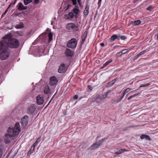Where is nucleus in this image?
Returning a JSON list of instances; mask_svg holds the SVG:
<instances>
[{
    "label": "nucleus",
    "mask_w": 158,
    "mask_h": 158,
    "mask_svg": "<svg viewBox=\"0 0 158 158\" xmlns=\"http://www.w3.org/2000/svg\"><path fill=\"white\" fill-rule=\"evenodd\" d=\"M10 48V33L3 36L0 41V53L1 59L5 60L9 56V48Z\"/></svg>",
    "instance_id": "obj_1"
},
{
    "label": "nucleus",
    "mask_w": 158,
    "mask_h": 158,
    "mask_svg": "<svg viewBox=\"0 0 158 158\" xmlns=\"http://www.w3.org/2000/svg\"><path fill=\"white\" fill-rule=\"evenodd\" d=\"M20 131V123L19 122H17L13 127L10 128V138L15 139L19 135Z\"/></svg>",
    "instance_id": "obj_2"
},
{
    "label": "nucleus",
    "mask_w": 158,
    "mask_h": 158,
    "mask_svg": "<svg viewBox=\"0 0 158 158\" xmlns=\"http://www.w3.org/2000/svg\"><path fill=\"white\" fill-rule=\"evenodd\" d=\"M12 36L10 33V48H17L19 46L20 42L18 39L12 38Z\"/></svg>",
    "instance_id": "obj_3"
},
{
    "label": "nucleus",
    "mask_w": 158,
    "mask_h": 158,
    "mask_svg": "<svg viewBox=\"0 0 158 158\" xmlns=\"http://www.w3.org/2000/svg\"><path fill=\"white\" fill-rule=\"evenodd\" d=\"M66 28L69 30V31L75 32L78 31L79 30L78 27L75 24L73 23H69L66 26Z\"/></svg>",
    "instance_id": "obj_4"
},
{
    "label": "nucleus",
    "mask_w": 158,
    "mask_h": 158,
    "mask_svg": "<svg viewBox=\"0 0 158 158\" xmlns=\"http://www.w3.org/2000/svg\"><path fill=\"white\" fill-rule=\"evenodd\" d=\"M77 41L75 38H72L68 42L67 46L68 48L74 49L76 48Z\"/></svg>",
    "instance_id": "obj_5"
},
{
    "label": "nucleus",
    "mask_w": 158,
    "mask_h": 158,
    "mask_svg": "<svg viewBox=\"0 0 158 158\" xmlns=\"http://www.w3.org/2000/svg\"><path fill=\"white\" fill-rule=\"evenodd\" d=\"M28 116L27 115H25L21 119V123L23 128H25L27 125L28 123Z\"/></svg>",
    "instance_id": "obj_6"
},
{
    "label": "nucleus",
    "mask_w": 158,
    "mask_h": 158,
    "mask_svg": "<svg viewBox=\"0 0 158 158\" xmlns=\"http://www.w3.org/2000/svg\"><path fill=\"white\" fill-rule=\"evenodd\" d=\"M67 69L66 64L64 63H62L59 66L58 69V72L60 73H63L65 72Z\"/></svg>",
    "instance_id": "obj_7"
},
{
    "label": "nucleus",
    "mask_w": 158,
    "mask_h": 158,
    "mask_svg": "<svg viewBox=\"0 0 158 158\" xmlns=\"http://www.w3.org/2000/svg\"><path fill=\"white\" fill-rule=\"evenodd\" d=\"M10 127L7 129V133L6 134L4 138V141L6 144H8L10 143Z\"/></svg>",
    "instance_id": "obj_8"
},
{
    "label": "nucleus",
    "mask_w": 158,
    "mask_h": 158,
    "mask_svg": "<svg viewBox=\"0 0 158 158\" xmlns=\"http://www.w3.org/2000/svg\"><path fill=\"white\" fill-rule=\"evenodd\" d=\"M58 81L56 77L53 76L50 78L49 84L51 85H54L57 84Z\"/></svg>",
    "instance_id": "obj_9"
},
{
    "label": "nucleus",
    "mask_w": 158,
    "mask_h": 158,
    "mask_svg": "<svg viewBox=\"0 0 158 158\" xmlns=\"http://www.w3.org/2000/svg\"><path fill=\"white\" fill-rule=\"evenodd\" d=\"M37 103L38 105L42 104L44 102V99L40 95H38L36 98Z\"/></svg>",
    "instance_id": "obj_10"
},
{
    "label": "nucleus",
    "mask_w": 158,
    "mask_h": 158,
    "mask_svg": "<svg viewBox=\"0 0 158 158\" xmlns=\"http://www.w3.org/2000/svg\"><path fill=\"white\" fill-rule=\"evenodd\" d=\"M131 89L130 88H127L123 92L122 96L120 97L116 101V102H120L122 99L123 98L125 94L127 93L129 91H130Z\"/></svg>",
    "instance_id": "obj_11"
},
{
    "label": "nucleus",
    "mask_w": 158,
    "mask_h": 158,
    "mask_svg": "<svg viewBox=\"0 0 158 158\" xmlns=\"http://www.w3.org/2000/svg\"><path fill=\"white\" fill-rule=\"evenodd\" d=\"M35 108L34 105H32L30 106L28 108L27 110V113L28 114H32L35 110Z\"/></svg>",
    "instance_id": "obj_12"
},
{
    "label": "nucleus",
    "mask_w": 158,
    "mask_h": 158,
    "mask_svg": "<svg viewBox=\"0 0 158 158\" xmlns=\"http://www.w3.org/2000/svg\"><path fill=\"white\" fill-rule=\"evenodd\" d=\"M64 53L65 56L67 57H72L73 55V52L67 48L66 49Z\"/></svg>",
    "instance_id": "obj_13"
},
{
    "label": "nucleus",
    "mask_w": 158,
    "mask_h": 158,
    "mask_svg": "<svg viewBox=\"0 0 158 158\" xmlns=\"http://www.w3.org/2000/svg\"><path fill=\"white\" fill-rule=\"evenodd\" d=\"M74 15L73 12H70L67 15H64V18L65 19H71L73 18Z\"/></svg>",
    "instance_id": "obj_14"
},
{
    "label": "nucleus",
    "mask_w": 158,
    "mask_h": 158,
    "mask_svg": "<svg viewBox=\"0 0 158 158\" xmlns=\"http://www.w3.org/2000/svg\"><path fill=\"white\" fill-rule=\"evenodd\" d=\"M101 145V143H94L91 146L90 148H89V149L91 150H94Z\"/></svg>",
    "instance_id": "obj_15"
},
{
    "label": "nucleus",
    "mask_w": 158,
    "mask_h": 158,
    "mask_svg": "<svg viewBox=\"0 0 158 158\" xmlns=\"http://www.w3.org/2000/svg\"><path fill=\"white\" fill-rule=\"evenodd\" d=\"M89 6L88 3L86 4L85 5V8L83 12V14L87 16L88 15L89 11Z\"/></svg>",
    "instance_id": "obj_16"
},
{
    "label": "nucleus",
    "mask_w": 158,
    "mask_h": 158,
    "mask_svg": "<svg viewBox=\"0 0 158 158\" xmlns=\"http://www.w3.org/2000/svg\"><path fill=\"white\" fill-rule=\"evenodd\" d=\"M141 23V21L140 20H138L136 21H132L131 22L130 25H132L133 26H135L136 25H138L140 24Z\"/></svg>",
    "instance_id": "obj_17"
},
{
    "label": "nucleus",
    "mask_w": 158,
    "mask_h": 158,
    "mask_svg": "<svg viewBox=\"0 0 158 158\" xmlns=\"http://www.w3.org/2000/svg\"><path fill=\"white\" fill-rule=\"evenodd\" d=\"M87 34L88 32L86 31H85L84 32L83 35L81 37V38L82 40L81 42L82 44H83L84 43L87 36Z\"/></svg>",
    "instance_id": "obj_18"
},
{
    "label": "nucleus",
    "mask_w": 158,
    "mask_h": 158,
    "mask_svg": "<svg viewBox=\"0 0 158 158\" xmlns=\"http://www.w3.org/2000/svg\"><path fill=\"white\" fill-rule=\"evenodd\" d=\"M50 91L51 89L49 86L48 85L45 86L44 90V93L45 94H48L50 92Z\"/></svg>",
    "instance_id": "obj_19"
},
{
    "label": "nucleus",
    "mask_w": 158,
    "mask_h": 158,
    "mask_svg": "<svg viewBox=\"0 0 158 158\" xmlns=\"http://www.w3.org/2000/svg\"><path fill=\"white\" fill-rule=\"evenodd\" d=\"M19 7L18 9L19 11H21L23 10H26L27 8L26 6H24L21 2L19 3Z\"/></svg>",
    "instance_id": "obj_20"
},
{
    "label": "nucleus",
    "mask_w": 158,
    "mask_h": 158,
    "mask_svg": "<svg viewBox=\"0 0 158 158\" xmlns=\"http://www.w3.org/2000/svg\"><path fill=\"white\" fill-rule=\"evenodd\" d=\"M14 35L16 38H18L19 36H23V31H18L15 32Z\"/></svg>",
    "instance_id": "obj_21"
},
{
    "label": "nucleus",
    "mask_w": 158,
    "mask_h": 158,
    "mask_svg": "<svg viewBox=\"0 0 158 158\" xmlns=\"http://www.w3.org/2000/svg\"><path fill=\"white\" fill-rule=\"evenodd\" d=\"M140 138L141 139H143L145 138L146 140L150 141L151 139L150 137L148 135L145 134H143L140 136Z\"/></svg>",
    "instance_id": "obj_22"
},
{
    "label": "nucleus",
    "mask_w": 158,
    "mask_h": 158,
    "mask_svg": "<svg viewBox=\"0 0 158 158\" xmlns=\"http://www.w3.org/2000/svg\"><path fill=\"white\" fill-rule=\"evenodd\" d=\"M24 25L23 23H21L19 24H17L15 26V28L17 29H21L24 28Z\"/></svg>",
    "instance_id": "obj_23"
},
{
    "label": "nucleus",
    "mask_w": 158,
    "mask_h": 158,
    "mask_svg": "<svg viewBox=\"0 0 158 158\" xmlns=\"http://www.w3.org/2000/svg\"><path fill=\"white\" fill-rule=\"evenodd\" d=\"M128 150L124 148L120 149L118 152H116L115 153V154L118 155L122 153L123 152H127Z\"/></svg>",
    "instance_id": "obj_24"
},
{
    "label": "nucleus",
    "mask_w": 158,
    "mask_h": 158,
    "mask_svg": "<svg viewBox=\"0 0 158 158\" xmlns=\"http://www.w3.org/2000/svg\"><path fill=\"white\" fill-rule=\"evenodd\" d=\"M73 11L76 15H77L79 12V7L77 6H75Z\"/></svg>",
    "instance_id": "obj_25"
},
{
    "label": "nucleus",
    "mask_w": 158,
    "mask_h": 158,
    "mask_svg": "<svg viewBox=\"0 0 158 158\" xmlns=\"http://www.w3.org/2000/svg\"><path fill=\"white\" fill-rule=\"evenodd\" d=\"M35 147L34 146H33V145L32 146L30 150L27 153V156L31 155L33 152V151L35 149Z\"/></svg>",
    "instance_id": "obj_26"
},
{
    "label": "nucleus",
    "mask_w": 158,
    "mask_h": 158,
    "mask_svg": "<svg viewBox=\"0 0 158 158\" xmlns=\"http://www.w3.org/2000/svg\"><path fill=\"white\" fill-rule=\"evenodd\" d=\"M116 38H117V35L116 34H114L111 36L110 40L112 42H113L116 39Z\"/></svg>",
    "instance_id": "obj_27"
},
{
    "label": "nucleus",
    "mask_w": 158,
    "mask_h": 158,
    "mask_svg": "<svg viewBox=\"0 0 158 158\" xmlns=\"http://www.w3.org/2000/svg\"><path fill=\"white\" fill-rule=\"evenodd\" d=\"M112 61V60H109L107 61H106L104 64L103 65L102 68H104L108 65Z\"/></svg>",
    "instance_id": "obj_28"
},
{
    "label": "nucleus",
    "mask_w": 158,
    "mask_h": 158,
    "mask_svg": "<svg viewBox=\"0 0 158 158\" xmlns=\"http://www.w3.org/2000/svg\"><path fill=\"white\" fill-rule=\"evenodd\" d=\"M139 93H138L137 94H135L133 95H131L129 97L127 98L128 100H130L131 99V98L137 96V95H139Z\"/></svg>",
    "instance_id": "obj_29"
},
{
    "label": "nucleus",
    "mask_w": 158,
    "mask_h": 158,
    "mask_svg": "<svg viewBox=\"0 0 158 158\" xmlns=\"http://www.w3.org/2000/svg\"><path fill=\"white\" fill-rule=\"evenodd\" d=\"M52 34L51 32H50L48 34V41L50 42L52 39Z\"/></svg>",
    "instance_id": "obj_30"
},
{
    "label": "nucleus",
    "mask_w": 158,
    "mask_h": 158,
    "mask_svg": "<svg viewBox=\"0 0 158 158\" xmlns=\"http://www.w3.org/2000/svg\"><path fill=\"white\" fill-rule=\"evenodd\" d=\"M40 137L38 138L36 141L35 142V143L33 144V145L35 147L37 145L38 143H39L40 141Z\"/></svg>",
    "instance_id": "obj_31"
},
{
    "label": "nucleus",
    "mask_w": 158,
    "mask_h": 158,
    "mask_svg": "<svg viewBox=\"0 0 158 158\" xmlns=\"http://www.w3.org/2000/svg\"><path fill=\"white\" fill-rule=\"evenodd\" d=\"M32 1V0H24V3L25 5H26L31 2Z\"/></svg>",
    "instance_id": "obj_32"
},
{
    "label": "nucleus",
    "mask_w": 158,
    "mask_h": 158,
    "mask_svg": "<svg viewBox=\"0 0 158 158\" xmlns=\"http://www.w3.org/2000/svg\"><path fill=\"white\" fill-rule=\"evenodd\" d=\"M111 91L110 90H109L107 92H106V93H105V94H104L102 95V98H106V96H107V95L108 94H109V93H110L111 92Z\"/></svg>",
    "instance_id": "obj_33"
},
{
    "label": "nucleus",
    "mask_w": 158,
    "mask_h": 158,
    "mask_svg": "<svg viewBox=\"0 0 158 158\" xmlns=\"http://www.w3.org/2000/svg\"><path fill=\"white\" fill-rule=\"evenodd\" d=\"M108 137H105L103 139H102L101 140L99 141V143H101V144H102V143L104 142L105 140H107Z\"/></svg>",
    "instance_id": "obj_34"
},
{
    "label": "nucleus",
    "mask_w": 158,
    "mask_h": 158,
    "mask_svg": "<svg viewBox=\"0 0 158 158\" xmlns=\"http://www.w3.org/2000/svg\"><path fill=\"white\" fill-rule=\"evenodd\" d=\"M150 84H151L150 83H147V84H146L144 85H140L139 86V88H141L142 87H147V86H148Z\"/></svg>",
    "instance_id": "obj_35"
},
{
    "label": "nucleus",
    "mask_w": 158,
    "mask_h": 158,
    "mask_svg": "<svg viewBox=\"0 0 158 158\" xmlns=\"http://www.w3.org/2000/svg\"><path fill=\"white\" fill-rule=\"evenodd\" d=\"M148 51V50L147 49H146L141 52H140L139 54V55L140 56L143 55V54H144L145 53L147 52Z\"/></svg>",
    "instance_id": "obj_36"
},
{
    "label": "nucleus",
    "mask_w": 158,
    "mask_h": 158,
    "mask_svg": "<svg viewBox=\"0 0 158 158\" xmlns=\"http://www.w3.org/2000/svg\"><path fill=\"white\" fill-rule=\"evenodd\" d=\"M153 9L152 6H149L147 8V10L148 11H151Z\"/></svg>",
    "instance_id": "obj_37"
},
{
    "label": "nucleus",
    "mask_w": 158,
    "mask_h": 158,
    "mask_svg": "<svg viewBox=\"0 0 158 158\" xmlns=\"http://www.w3.org/2000/svg\"><path fill=\"white\" fill-rule=\"evenodd\" d=\"M10 8V5H9L7 9L2 14V16H3L4 15H5L6 14V13H7V10H8L9 9V8Z\"/></svg>",
    "instance_id": "obj_38"
},
{
    "label": "nucleus",
    "mask_w": 158,
    "mask_h": 158,
    "mask_svg": "<svg viewBox=\"0 0 158 158\" xmlns=\"http://www.w3.org/2000/svg\"><path fill=\"white\" fill-rule=\"evenodd\" d=\"M120 38L123 40H125L127 39V37L124 35H121L120 36Z\"/></svg>",
    "instance_id": "obj_39"
},
{
    "label": "nucleus",
    "mask_w": 158,
    "mask_h": 158,
    "mask_svg": "<svg viewBox=\"0 0 158 158\" xmlns=\"http://www.w3.org/2000/svg\"><path fill=\"white\" fill-rule=\"evenodd\" d=\"M121 51L123 54H125L127 52V49H124Z\"/></svg>",
    "instance_id": "obj_40"
},
{
    "label": "nucleus",
    "mask_w": 158,
    "mask_h": 158,
    "mask_svg": "<svg viewBox=\"0 0 158 158\" xmlns=\"http://www.w3.org/2000/svg\"><path fill=\"white\" fill-rule=\"evenodd\" d=\"M73 5H75L77 4V0H71Z\"/></svg>",
    "instance_id": "obj_41"
},
{
    "label": "nucleus",
    "mask_w": 158,
    "mask_h": 158,
    "mask_svg": "<svg viewBox=\"0 0 158 158\" xmlns=\"http://www.w3.org/2000/svg\"><path fill=\"white\" fill-rule=\"evenodd\" d=\"M101 98H99V99L97 98L96 99L95 101L97 103H99V102H101Z\"/></svg>",
    "instance_id": "obj_42"
},
{
    "label": "nucleus",
    "mask_w": 158,
    "mask_h": 158,
    "mask_svg": "<svg viewBox=\"0 0 158 158\" xmlns=\"http://www.w3.org/2000/svg\"><path fill=\"white\" fill-rule=\"evenodd\" d=\"M123 53H122V52L121 51H120V52L118 53L117 54V56H120L123 55Z\"/></svg>",
    "instance_id": "obj_43"
},
{
    "label": "nucleus",
    "mask_w": 158,
    "mask_h": 158,
    "mask_svg": "<svg viewBox=\"0 0 158 158\" xmlns=\"http://www.w3.org/2000/svg\"><path fill=\"white\" fill-rule=\"evenodd\" d=\"M140 56V55H139V54L137 55L136 56H135L134 58V60H135L138 58Z\"/></svg>",
    "instance_id": "obj_44"
},
{
    "label": "nucleus",
    "mask_w": 158,
    "mask_h": 158,
    "mask_svg": "<svg viewBox=\"0 0 158 158\" xmlns=\"http://www.w3.org/2000/svg\"><path fill=\"white\" fill-rule=\"evenodd\" d=\"M78 3L79 5L80 6L82 7V6L81 5V0H77Z\"/></svg>",
    "instance_id": "obj_45"
},
{
    "label": "nucleus",
    "mask_w": 158,
    "mask_h": 158,
    "mask_svg": "<svg viewBox=\"0 0 158 158\" xmlns=\"http://www.w3.org/2000/svg\"><path fill=\"white\" fill-rule=\"evenodd\" d=\"M102 1V0H98V7H99L100 6Z\"/></svg>",
    "instance_id": "obj_46"
},
{
    "label": "nucleus",
    "mask_w": 158,
    "mask_h": 158,
    "mask_svg": "<svg viewBox=\"0 0 158 158\" xmlns=\"http://www.w3.org/2000/svg\"><path fill=\"white\" fill-rule=\"evenodd\" d=\"M88 88L90 90V91H91L92 90V87L90 85H88L87 86Z\"/></svg>",
    "instance_id": "obj_47"
},
{
    "label": "nucleus",
    "mask_w": 158,
    "mask_h": 158,
    "mask_svg": "<svg viewBox=\"0 0 158 158\" xmlns=\"http://www.w3.org/2000/svg\"><path fill=\"white\" fill-rule=\"evenodd\" d=\"M78 98V96L77 95H76L73 97V98L74 100H75L77 99Z\"/></svg>",
    "instance_id": "obj_48"
},
{
    "label": "nucleus",
    "mask_w": 158,
    "mask_h": 158,
    "mask_svg": "<svg viewBox=\"0 0 158 158\" xmlns=\"http://www.w3.org/2000/svg\"><path fill=\"white\" fill-rule=\"evenodd\" d=\"M2 154V149L0 148V158H1Z\"/></svg>",
    "instance_id": "obj_49"
},
{
    "label": "nucleus",
    "mask_w": 158,
    "mask_h": 158,
    "mask_svg": "<svg viewBox=\"0 0 158 158\" xmlns=\"http://www.w3.org/2000/svg\"><path fill=\"white\" fill-rule=\"evenodd\" d=\"M119 45H116L115 46H114V47H113V49L114 50L115 49H116V48H117L118 47H119Z\"/></svg>",
    "instance_id": "obj_50"
},
{
    "label": "nucleus",
    "mask_w": 158,
    "mask_h": 158,
    "mask_svg": "<svg viewBox=\"0 0 158 158\" xmlns=\"http://www.w3.org/2000/svg\"><path fill=\"white\" fill-rule=\"evenodd\" d=\"M39 0H35V3L36 4H38L39 2Z\"/></svg>",
    "instance_id": "obj_51"
},
{
    "label": "nucleus",
    "mask_w": 158,
    "mask_h": 158,
    "mask_svg": "<svg viewBox=\"0 0 158 158\" xmlns=\"http://www.w3.org/2000/svg\"><path fill=\"white\" fill-rule=\"evenodd\" d=\"M56 94L53 95V96L52 97V98L51 99V100H50V101L49 102L48 105H48H49V104H50V103L52 101V99H53V98H54L55 95Z\"/></svg>",
    "instance_id": "obj_52"
},
{
    "label": "nucleus",
    "mask_w": 158,
    "mask_h": 158,
    "mask_svg": "<svg viewBox=\"0 0 158 158\" xmlns=\"http://www.w3.org/2000/svg\"><path fill=\"white\" fill-rule=\"evenodd\" d=\"M115 80H113L111 81V84L112 85H113L114 83H115Z\"/></svg>",
    "instance_id": "obj_53"
},
{
    "label": "nucleus",
    "mask_w": 158,
    "mask_h": 158,
    "mask_svg": "<svg viewBox=\"0 0 158 158\" xmlns=\"http://www.w3.org/2000/svg\"><path fill=\"white\" fill-rule=\"evenodd\" d=\"M100 46H102V47H104L105 46L104 43H101L100 44Z\"/></svg>",
    "instance_id": "obj_54"
},
{
    "label": "nucleus",
    "mask_w": 158,
    "mask_h": 158,
    "mask_svg": "<svg viewBox=\"0 0 158 158\" xmlns=\"http://www.w3.org/2000/svg\"><path fill=\"white\" fill-rule=\"evenodd\" d=\"M71 6V5L69 4L68 5V6L67 7V10H68V9H69V8Z\"/></svg>",
    "instance_id": "obj_55"
},
{
    "label": "nucleus",
    "mask_w": 158,
    "mask_h": 158,
    "mask_svg": "<svg viewBox=\"0 0 158 158\" xmlns=\"http://www.w3.org/2000/svg\"><path fill=\"white\" fill-rule=\"evenodd\" d=\"M118 40H119L120 39V36H117V38H116Z\"/></svg>",
    "instance_id": "obj_56"
},
{
    "label": "nucleus",
    "mask_w": 158,
    "mask_h": 158,
    "mask_svg": "<svg viewBox=\"0 0 158 158\" xmlns=\"http://www.w3.org/2000/svg\"><path fill=\"white\" fill-rule=\"evenodd\" d=\"M139 87L138 88L136 89L135 90V91L138 90L139 89Z\"/></svg>",
    "instance_id": "obj_57"
},
{
    "label": "nucleus",
    "mask_w": 158,
    "mask_h": 158,
    "mask_svg": "<svg viewBox=\"0 0 158 158\" xmlns=\"http://www.w3.org/2000/svg\"><path fill=\"white\" fill-rule=\"evenodd\" d=\"M157 40H158V33L157 34Z\"/></svg>",
    "instance_id": "obj_58"
},
{
    "label": "nucleus",
    "mask_w": 158,
    "mask_h": 158,
    "mask_svg": "<svg viewBox=\"0 0 158 158\" xmlns=\"http://www.w3.org/2000/svg\"><path fill=\"white\" fill-rule=\"evenodd\" d=\"M8 155H9L10 154V152H9L8 153Z\"/></svg>",
    "instance_id": "obj_59"
},
{
    "label": "nucleus",
    "mask_w": 158,
    "mask_h": 158,
    "mask_svg": "<svg viewBox=\"0 0 158 158\" xmlns=\"http://www.w3.org/2000/svg\"><path fill=\"white\" fill-rule=\"evenodd\" d=\"M5 24H8V23H7V22H6V21H5Z\"/></svg>",
    "instance_id": "obj_60"
},
{
    "label": "nucleus",
    "mask_w": 158,
    "mask_h": 158,
    "mask_svg": "<svg viewBox=\"0 0 158 158\" xmlns=\"http://www.w3.org/2000/svg\"><path fill=\"white\" fill-rule=\"evenodd\" d=\"M49 30V28H48L46 29V31H48V30Z\"/></svg>",
    "instance_id": "obj_61"
},
{
    "label": "nucleus",
    "mask_w": 158,
    "mask_h": 158,
    "mask_svg": "<svg viewBox=\"0 0 158 158\" xmlns=\"http://www.w3.org/2000/svg\"><path fill=\"white\" fill-rule=\"evenodd\" d=\"M137 1V0H135V2H136Z\"/></svg>",
    "instance_id": "obj_62"
},
{
    "label": "nucleus",
    "mask_w": 158,
    "mask_h": 158,
    "mask_svg": "<svg viewBox=\"0 0 158 158\" xmlns=\"http://www.w3.org/2000/svg\"><path fill=\"white\" fill-rule=\"evenodd\" d=\"M1 141V139L0 138V142Z\"/></svg>",
    "instance_id": "obj_63"
},
{
    "label": "nucleus",
    "mask_w": 158,
    "mask_h": 158,
    "mask_svg": "<svg viewBox=\"0 0 158 158\" xmlns=\"http://www.w3.org/2000/svg\"><path fill=\"white\" fill-rule=\"evenodd\" d=\"M7 28H8V29H10V28L9 27H7Z\"/></svg>",
    "instance_id": "obj_64"
}]
</instances>
